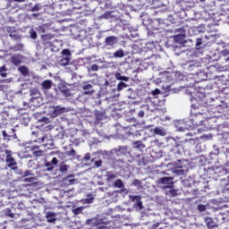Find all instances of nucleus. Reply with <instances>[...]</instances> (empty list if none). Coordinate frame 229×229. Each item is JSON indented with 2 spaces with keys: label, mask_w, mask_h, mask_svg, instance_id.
Segmentation results:
<instances>
[{
  "label": "nucleus",
  "mask_w": 229,
  "mask_h": 229,
  "mask_svg": "<svg viewBox=\"0 0 229 229\" xmlns=\"http://www.w3.org/2000/svg\"><path fill=\"white\" fill-rule=\"evenodd\" d=\"M190 121L193 126H201L205 120L203 119V114L199 113L194 114V104L191 105Z\"/></svg>",
  "instance_id": "f257e3e1"
},
{
  "label": "nucleus",
  "mask_w": 229,
  "mask_h": 229,
  "mask_svg": "<svg viewBox=\"0 0 229 229\" xmlns=\"http://www.w3.org/2000/svg\"><path fill=\"white\" fill-rule=\"evenodd\" d=\"M6 31L9 34V37L13 39V40H16V41H21V35L19 34V32H17V29H15V27H6Z\"/></svg>",
  "instance_id": "f03ea898"
},
{
  "label": "nucleus",
  "mask_w": 229,
  "mask_h": 229,
  "mask_svg": "<svg viewBox=\"0 0 229 229\" xmlns=\"http://www.w3.org/2000/svg\"><path fill=\"white\" fill-rule=\"evenodd\" d=\"M174 173L178 176H183V174H185V170L183 169V165L182 164V160H178L175 163V168L174 169Z\"/></svg>",
  "instance_id": "7ed1b4c3"
},
{
  "label": "nucleus",
  "mask_w": 229,
  "mask_h": 229,
  "mask_svg": "<svg viewBox=\"0 0 229 229\" xmlns=\"http://www.w3.org/2000/svg\"><path fill=\"white\" fill-rule=\"evenodd\" d=\"M82 89L84 90L83 96H92V94L96 92L92 87V84H89V82L83 83Z\"/></svg>",
  "instance_id": "20e7f679"
},
{
  "label": "nucleus",
  "mask_w": 229,
  "mask_h": 229,
  "mask_svg": "<svg viewBox=\"0 0 229 229\" xmlns=\"http://www.w3.org/2000/svg\"><path fill=\"white\" fill-rule=\"evenodd\" d=\"M5 162H6V165L7 166L10 168V169H17V162L15 161V158H13V157H12V155H7L6 157H5Z\"/></svg>",
  "instance_id": "39448f33"
},
{
  "label": "nucleus",
  "mask_w": 229,
  "mask_h": 229,
  "mask_svg": "<svg viewBox=\"0 0 229 229\" xmlns=\"http://www.w3.org/2000/svg\"><path fill=\"white\" fill-rule=\"evenodd\" d=\"M86 225L89 226H96L97 229H108V226L105 225H108V223L92 222V220H87Z\"/></svg>",
  "instance_id": "423d86ee"
},
{
  "label": "nucleus",
  "mask_w": 229,
  "mask_h": 229,
  "mask_svg": "<svg viewBox=\"0 0 229 229\" xmlns=\"http://www.w3.org/2000/svg\"><path fill=\"white\" fill-rule=\"evenodd\" d=\"M131 201H133L135 208H139V210H142L144 206L142 205V197L136 195L131 197Z\"/></svg>",
  "instance_id": "0eeeda50"
},
{
  "label": "nucleus",
  "mask_w": 229,
  "mask_h": 229,
  "mask_svg": "<svg viewBox=\"0 0 229 229\" xmlns=\"http://www.w3.org/2000/svg\"><path fill=\"white\" fill-rule=\"evenodd\" d=\"M58 90L63 94L64 98H71V89L67 88L64 84H60L58 86Z\"/></svg>",
  "instance_id": "6e6552de"
},
{
  "label": "nucleus",
  "mask_w": 229,
  "mask_h": 229,
  "mask_svg": "<svg viewBox=\"0 0 229 229\" xmlns=\"http://www.w3.org/2000/svg\"><path fill=\"white\" fill-rule=\"evenodd\" d=\"M157 182L165 185V187H171V185H173V177H161L158 179Z\"/></svg>",
  "instance_id": "1a4fd4ad"
},
{
  "label": "nucleus",
  "mask_w": 229,
  "mask_h": 229,
  "mask_svg": "<svg viewBox=\"0 0 229 229\" xmlns=\"http://www.w3.org/2000/svg\"><path fill=\"white\" fill-rule=\"evenodd\" d=\"M55 165H58V158L56 157H53L51 162H47L45 164L47 171H53V169H55Z\"/></svg>",
  "instance_id": "9d476101"
},
{
  "label": "nucleus",
  "mask_w": 229,
  "mask_h": 229,
  "mask_svg": "<svg viewBox=\"0 0 229 229\" xmlns=\"http://www.w3.org/2000/svg\"><path fill=\"white\" fill-rule=\"evenodd\" d=\"M10 62L13 65H16V66L21 65V63L22 62V55H21L19 54L14 55L11 56Z\"/></svg>",
  "instance_id": "9b49d317"
},
{
  "label": "nucleus",
  "mask_w": 229,
  "mask_h": 229,
  "mask_svg": "<svg viewBox=\"0 0 229 229\" xmlns=\"http://www.w3.org/2000/svg\"><path fill=\"white\" fill-rule=\"evenodd\" d=\"M204 221L206 223V226H208V229L217 228V224L214 222L212 217H205Z\"/></svg>",
  "instance_id": "f8f14e48"
},
{
  "label": "nucleus",
  "mask_w": 229,
  "mask_h": 229,
  "mask_svg": "<svg viewBox=\"0 0 229 229\" xmlns=\"http://www.w3.org/2000/svg\"><path fill=\"white\" fill-rule=\"evenodd\" d=\"M116 42H117V37L115 36H109L105 39L106 46H115Z\"/></svg>",
  "instance_id": "ddd939ff"
},
{
  "label": "nucleus",
  "mask_w": 229,
  "mask_h": 229,
  "mask_svg": "<svg viewBox=\"0 0 229 229\" xmlns=\"http://www.w3.org/2000/svg\"><path fill=\"white\" fill-rule=\"evenodd\" d=\"M64 182L66 185H74L76 183V179H74V174H69L64 178Z\"/></svg>",
  "instance_id": "4468645a"
},
{
  "label": "nucleus",
  "mask_w": 229,
  "mask_h": 229,
  "mask_svg": "<svg viewBox=\"0 0 229 229\" xmlns=\"http://www.w3.org/2000/svg\"><path fill=\"white\" fill-rule=\"evenodd\" d=\"M115 178H117V174H115V172L114 171L106 172V180L108 183H110V182H114Z\"/></svg>",
  "instance_id": "2eb2a0df"
},
{
  "label": "nucleus",
  "mask_w": 229,
  "mask_h": 229,
  "mask_svg": "<svg viewBox=\"0 0 229 229\" xmlns=\"http://www.w3.org/2000/svg\"><path fill=\"white\" fill-rule=\"evenodd\" d=\"M132 147L135 148V149H145L146 148V145L143 144L142 140L133 141Z\"/></svg>",
  "instance_id": "dca6fc26"
},
{
  "label": "nucleus",
  "mask_w": 229,
  "mask_h": 229,
  "mask_svg": "<svg viewBox=\"0 0 229 229\" xmlns=\"http://www.w3.org/2000/svg\"><path fill=\"white\" fill-rule=\"evenodd\" d=\"M18 71L22 76H30V69H28V67L25 65L20 66Z\"/></svg>",
  "instance_id": "f3484780"
},
{
  "label": "nucleus",
  "mask_w": 229,
  "mask_h": 229,
  "mask_svg": "<svg viewBox=\"0 0 229 229\" xmlns=\"http://www.w3.org/2000/svg\"><path fill=\"white\" fill-rule=\"evenodd\" d=\"M154 133L155 135H159L160 137H165L167 135V132H165V130L160 127H156L154 129Z\"/></svg>",
  "instance_id": "a211bd4d"
},
{
  "label": "nucleus",
  "mask_w": 229,
  "mask_h": 229,
  "mask_svg": "<svg viewBox=\"0 0 229 229\" xmlns=\"http://www.w3.org/2000/svg\"><path fill=\"white\" fill-rule=\"evenodd\" d=\"M22 49H24V45L21 43H17L10 47V50L14 51V53H17V51H22Z\"/></svg>",
  "instance_id": "6ab92c4d"
},
{
  "label": "nucleus",
  "mask_w": 229,
  "mask_h": 229,
  "mask_svg": "<svg viewBox=\"0 0 229 229\" xmlns=\"http://www.w3.org/2000/svg\"><path fill=\"white\" fill-rule=\"evenodd\" d=\"M42 87L45 90H49L53 87V81L51 80H46L42 82Z\"/></svg>",
  "instance_id": "aec40b11"
},
{
  "label": "nucleus",
  "mask_w": 229,
  "mask_h": 229,
  "mask_svg": "<svg viewBox=\"0 0 229 229\" xmlns=\"http://www.w3.org/2000/svg\"><path fill=\"white\" fill-rule=\"evenodd\" d=\"M39 149L38 146H33L31 147L30 150L33 152L34 157H42V154L44 153L42 150H35Z\"/></svg>",
  "instance_id": "412c9836"
},
{
  "label": "nucleus",
  "mask_w": 229,
  "mask_h": 229,
  "mask_svg": "<svg viewBox=\"0 0 229 229\" xmlns=\"http://www.w3.org/2000/svg\"><path fill=\"white\" fill-rule=\"evenodd\" d=\"M126 153H128V147H119L116 150L118 157H121V155H126Z\"/></svg>",
  "instance_id": "4be33fe9"
},
{
  "label": "nucleus",
  "mask_w": 229,
  "mask_h": 229,
  "mask_svg": "<svg viewBox=\"0 0 229 229\" xmlns=\"http://www.w3.org/2000/svg\"><path fill=\"white\" fill-rule=\"evenodd\" d=\"M47 219L48 223H55L56 221L55 213L48 212L47 214Z\"/></svg>",
  "instance_id": "5701e85b"
},
{
  "label": "nucleus",
  "mask_w": 229,
  "mask_h": 229,
  "mask_svg": "<svg viewBox=\"0 0 229 229\" xmlns=\"http://www.w3.org/2000/svg\"><path fill=\"white\" fill-rule=\"evenodd\" d=\"M65 112V107L56 106L53 112V115H60V114H64Z\"/></svg>",
  "instance_id": "b1692460"
},
{
  "label": "nucleus",
  "mask_w": 229,
  "mask_h": 229,
  "mask_svg": "<svg viewBox=\"0 0 229 229\" xmlns=\"http://www.w3.org/2000/svg\"><path fill=\"white\" fill-rule=\"evenodd\" d=\"M114 187H116V189H123L124 187V182H123V180L117 179L114 182Z\"/></svg>",
  "instance_id": "393cba45"
},
{
  "label": "nucleus",
  "mask_w": 229,
  "mask_h": 229,
  "mask_svg": "<svg viewBox=\"0 0 229 229\" xmlns=\"http://www.w3.org/2000/svg\"><path fill=\"white\" fill-rule=\"evenodd\" d=\"M115 78L118 81H130V77L123 76L121 73H116Z\"/></svg>",
  "instance_id": "a878e982"
},
{
  "label": "nucleus",
  "mask_w": 229,
  "mask_h": 229,
  "mask_svg": "<svg viewBox=\"0 0 229 229\" xmlns=\"http://www.w3.org/2000/svg\"><path fill=\"white\" fill-rule=\"evenodd\" d=\"M71 62V58L70 57H63L61 60H60V64L61 65H63L64 67L69 65Z\"/></svg>",
  "instance_id": "bb28decb"
},
{
  "label": "nucleus",
  "mask_w": 229,
  "mask_h": 229,
  "mask_svg": "<svg viewBox=\"0 0 229 229\" xmlns=\"http://www.w3.org/2000/svg\"><path fill=\"white\" fill-rule=\"evenodd\" d=\"M114 58H123L124 57V50L119 49L114 54Z\"/></svg>",
  "instance_id": "cd10ccee"
},
{
  "label": "nucleus",
  "mask_w": 229,
  "mask_h": 229,
  "mask_svg": "<svg viewBox=\"0 0 229 229\" xmlns=\"http://www.w3.org/2000/svg\"><path fill=\"white\" fill-rule=\"evenodd\" d=\"M30 96H33V98H38V96H40V91L37 88H34L30 89Z\"/></svg>",
  "instance_id": "c85d7f7f"
},
{
  "label": "nucleus",
  "mask_w": 229,
  "mask_h": 229,
  "mask_svg": "<svg viewBox=\"0 0 229 229\" xmlns=\"http://www.w3.org/2000/svg\"><path fill=\"white\" fill-rule=\"evenodd\" d=\"M61 53L64 58H71V50L65 48L63 49Z\"/></svg>",
  "instance_id": "c756f323"
},
{
  "label": "nucleus",
  "mask_w": 229,
  "mask_h": 229,
  "mask_svg": "<svg viewBox=\"0 0 229 229\" xmlns=\"http://www.w3.org/2000/svg\"><path fill=\"white\" fill-rule=\"evenodd\" d=\"M4 214H5V216H6L7 217H11V219H13V217H15V214H13V213L12 212V209H10V208H6V209L4 210Z\"/></svg>",
  "instance_id": "7c9ffc66"
},
{
  "label": "nucleus",
  "mask_w": 229,
  "mask_h": 229,
  "mask_svg": "<svg viewBox=\"0 0 229 229\" xmlns=\"http://www.w3.org/2000/svg\"><path fill=\"white\" fill-rule=\"evenodd\" d=\"M60 173H67V171L69 170V166L67 165H65V163H62L60 165Z\"/></svg>",
  "instance_id": "2f4dec72"
},
{
  "label": "nucleus",
  "mask_w": 229,
  "mask_h": 229,
  "mask_svg": "<svg viewBox=\"0 0 229 229\" xmlns=\"http://www.w3.org/2000/svg\"><path fill=\"white\" fill-rule=\"evenodd\" d=\"M128 87V84H126L123 81H120L117 85V90L121 91Z\"/></svg>",
  "instance_id": "473e14b6"
},
{
  "label": "nucleus",
  "mask_w": 229,
  "mask_h": 229,
  "mask_svg": "<svg viewBox=\"0 0 229 229\" xmlns=\"http://www.w3.org/2000/svg\"><path fill=\"white\" fill-rule=\"evenodd\" d=\"M52 38H55V36L52 34L42 35V40H44V42H46L47 40H52Z\"/></svg>",
  "instance_id": "72a5a7b5"
},
{
  "label": "nucleus",
  "mask_w": 229,
  "mask_h": 229,
  "mask_svg": "<svg viewBox=\"0 0 229 229\" xmlns=\"http://www.w3.org/2000/svg\"><path fill=\"white\" fill-rule=\"evenodd\" d=\"M0 75L2 78H6V76H8V73H6V66H2L0 68Z\"/></svg>",
  "instance_id": "f704fd0d"
},
{
  "label": "nucleus",
  "mask_w": 229,
  "mask_h": 229,
  "mask_svg": "<svg viewBox=\"0 0 229 229\" xmlns=\"http://www.w3.org/2000/svg\"><path fill=\"white\" fill-rule=\"evenodd\" d=\"M72 212H73L74 216H79V214H81V212H83V207L76 208L72 209Z\"/></svg>",
  "instance_id": "c9c22d12"
},
{
  "label": "nucleus",
  "mask_w": 229,
  "mask_h": 229,
  "mask_svg": "<svg viewBox=\"0 0 229 229\" xmlns=\"http://www.w3.org/2000/svg\"><path fill=\"white\" fill-rule=\"evenodd\" d=\"M30 38H32L33 40H37V31H35V30L31 29L30 30Z\"/></svg>",
  "instance_id": "e433bc0d"
},
{
  "label": "nucleus",
  "mask_w": 229,
  "mask_h": 229,
  "mask_svg": "<svg viewBox=\"0 0 229 229\" xmlns=\"http://www.w3.org/2000/svg\"><path fill=\"white\" fill-rule=\"evenodd\" d=\"M198 210L199 212H205V210H207V207L205 205H203V204H199L198 205Z\"/></svg>",
  "instance_id": "4c0bfd02"
},
{
  "label": "nucleus",
  "mask_w": 229,
  "mask_h": 229,
  "mask_svg": "<svg viewBox=\"0 0 229 229\" xmlns=\"http://www.w3.org/2000/svg\"><path fill=\"white\" fill-rule=\"evenodd\" d=\"M66 155H67L68 157H76V150H74V149L72 148V150L67 151V152H66Z\"/></svg>",
  "instance_id": "58836bf2"
},
{
  "label": "nucleus",
  "mask_w": 229,
  "mask_h": 229,
  "mask_svg": "<svg viewBox=\"0 0 229 229\" xmlns=\"http://www.w3.org/2000/svg\"><path fill=\"white\" fill-rule=\"evenodd\" d=\"M201 44H203V38H198L197 40H196V47H197V49L199 47V46H201Z\"/></svg>",
  "instance_id": "ea45409f"
},
{
  "label": "nucleus",
  "mask_w": 229,
  "mask_h": 229,
  "mask_svg": "<svg viewBox=\"0 0 229 229\" xmlns=\"http://www.w3.org/2000/svg\"><path fill=\"white\" fill-rule=\"evenodd\" d=\"M223 139H225L226 143L229 144V132H224Z\"/></svg>",
  "instance_id": "a19ab883"
},
{
  "label": "nucleus",
  "mask_w": 229,
  "mask_h": 229,
  "mask_svg": "<svg viewBox=\"0 0 229 229\" xmlns=\"http://www.w3.org/2000/svg\"><path fill=\"white\" fill-rule=\"evenodd\" d=\"M38 10H40V5L38 4H36L32 9L31 12H38Z\"/></svg>",
  "instance_id": "79ce46f5"
},
{
  "label": "nucleus",
  "mask_w": 229,
  "mask_h": 229,
  "mask_svg": "<svg viewBox=\"0 0 229 229\" xmlns=\"http://www.w3.org/2000/svg\"><path fill=\"white\" fill-rule=\"evenodd\" d=\"M95 166L97 167H101V165H103V160L99 159L98 161H95Z\"/></svg>",
  "instance_id": "37998d69"
},
{
  "label": "nucleus",
  "mask_w": 229,
  "mask_h": 229,
  "mask_svg": "<svg viewBox=\"0 0 229 229\" xmlns=\"http://www.w3.org/2000/svg\"><path fill=\"white\" fill-rule=\"evenodd\" d=\"M24 182H27L29 183H33V182H35V177L25 178Z\"/></svg>",
  "instance_id": "c03bdc74"
},
{
  "label": "nucleus",
  "mask_w": 229,
  "mask_h": 229,
  "mask_svg": "<svg viewBox=\"0 0 229 229\" xmlns=\"http://www.w3.org/2000/svg\"><path fill=\"white\" fill-rule=\"evenodd\" d=\"M110 15H112V13L110 12H107V13H105L102 17L103 19H110Z\"/></svg>",
  "instance_id": "a18cd8bd"
},
{
  "label": "nucleus",
  "mask_w": 229,
  "mask_h": 229,
  "mask_svg": "<svg viewBox=\"0 0 229 229\" xmlns=\"http://www.w3.org/2000/svg\"><path fill=\"white\" fill-rule=\"evenodd\" d=\"M91 71H99V66L98 64H92L90 67Z\"/></svg>",
  "instance_id": "49530a36"
},
{
  "label": "nucleus",
  "mask_w": 229,
  "mask_h": 229,
  "mask_svg": "<svg viewBox=\"0 0 229 229\" xmlns=\"http://www.w3.org/2000/svg\"><path fill=\"white\" fill-rule=\"evenodd\" d=\"M140 180L139 179H134L132 182V185L140 186Z\"/></svg>",
  "instance_id": "de8ad7c7"
},
{
  "label": "nucleus",
  "mask_w": 229,
  "mask_h": 229,
  "mask_svg": "<svg viewBox=\"0 0 229 229\" xmlns=\"http://www.w3.org/2000/svg\"><path fill=\"white\" fill-rule=\"evenodd\" d=\"M96 117H97L98 121H103V114H102L97 113Z\"/></svg>",
  "instance_id": "09e8293b"
},
{
  "label": "nucleus",
  "mask_w": 229,
  "mask_h": 229,
  "mask_svg": "<svg viewBox=\"0 0 229 229\" xmlns=\"http://www.w3.org/2000/svg\"><path fill=\"white\" fill-rule=\"evenodd\" d=\"M84 160L85 162H89V160H90V153L85 154Z\"/></svg>",
  "instance_id": "8fccbe9b"
},
{
  "label": "nucleus",
  "mask_w": 229,
  "mask_h": 229,
  "mask_svg": "<svg viewBox=\"0 0 229 229\" xmlns=\"http://www.w3.org/2000/svg\"><path fill=\"white\" fill-rule=\"evenodd\" d=\"M86 203H89V204L94 203V197H90V198L86 199Z\"/></svg>",
  "instance_id": "3c124183"
},
{
  "label": "nucleus",
  "mask_w": 229,
  "mask_h": 229,
  "mask_svg": "<svg viewBox=\"0 0 229 229\" xmlns=\"http://www.w3.org/2000/svg\"><path fill=\"white\" fill-rule=\"evenodd\" d=\"M160 226V223H156V224H154L149 229H157V228H158Z\"/></svg>",
  "instance_id": "603ef678"
},
{
  "label": "nucleus",
  "mask_w": 229,
  "mask_h": 229,
  "mask_svg": "<svg viewBox=\"0 0 229 229\" xmlns=\"http://www.w3.org/2000/svg\"><path fill=\"white\" fill-rule=\"evenodd\" d=\"M157 94H160V89H156L155 90L152 91L153 96H157Z\"/></svg>",
  "instance_id": "864d4df0"
},
{
  "label": "nucleus",
  "mask_w": 229,
  "mask_h": 229,
  "mask_svg": "<svg viewBox=\"0 0 229 229\" xmlns=\"http://www.w3.org/2000/svg\"><path fill=\"white\" fill-rule=\"evenodd\" d=\"M41 121H42V123H46V124H47V123H50L49 118H47V117H43V118L41 119Z\"/></svg>",
  "instance_id": "5fc2aeb1"
},
{
  "label": "nucleus",
  "mask_w": 229,
  "mask_h": 229,
  "mask_svg": "<svg viewBox=\"0 0 229 229\" xmlns=\"http://www.w3.org/2000/svg\"><path fill=\"white\" fill-rule=\"evenodd\" d=\"M138 115H139V117H144V115H145L144 111L143 110L139 111Z\"/></svg>",
  "instance_id": "6e6d98bb"
},
{
  "label": "nucleus",
  "mask_w": 229,
  "mask_h": 229,
  "mask_svg": "<svg viewBox=\"0 0 229 229\" xmlns=\"http://www.w3.org/2000/svg\"><path fill=\"white\" fill-rule=\"evenodd\" d=\"M53 128H55L52 124L47 125V127H45V129L47 131L53 130Z\"/></svg>",
  "instance_id": "4d7b16f0"
},
{
  "label": "nucleus",
  "mask_w": 229,
  "mask_h": 229,
  "mask_svg": "<svg viewBox=\"0 0 229 229\" xmlns=\"http://www.w3.org/2000/svg\"><path fill=\"white\" fill-rule=\"evenodd\" d=\"M185 130H187L185 127H177V131H185Z\"/></svg>",
  "instance_id": "13d9d810"
},
{
  "label": "nucleus",
  "mask_w": 229,
  "mask_h": 229,
  "mask_svg": "<svg viewBox=\"0 0 229 229\" xmlns=\"http://www.w3.org/2000/svg\"><path fill=\"white\" fill-rule=\"evenodd\" d=\"M222 54H223L225 56H228L229 52H228V50H224V51L222 52Z\"/></svg>",
  "instance_id": "bf43d9fd"
},
{
  "label": "nucleus",
  "mask_w": 229,
  "mask_h": 229,
  "mask_svg": "<svg viewBox=\"0 0 229 229\" xmlns=\"http://www.w3.org/2000/svg\"><path fill=\"white\" fill-rule=\"evenodd\" d=\"M18 205L20 208H24V204L22 203V201L19 202Z\"/></svg>",
  "instance_id": "052dcab7"
},
{
  "label": "nucleus",
  "mask_w": 229,
  "mask_h": 229,
  "mask_svg": "<svg viewBox=\"0 0 229 229\" xmlns=\"http://www.w3.org/2000/svg\"><path fill=\"white\" fill-rule=\"evenodd\" d=\"M175 40H180V38H182V36L181 35H177V36H175Z\"/></svg>",
  "instance_id": "680f3d73"
},
{
  "label": "nucleus",
  "mask_w": 229,
  "mask_h": 229,
  "mask_svg": "<svg viewBox=\"0 0 229 229\" xmlns=\"http://www.w3.org/2000/svg\"><path fill=\"white\" fill-rule=\"evenodd\" d=\"M209 157H211V158H212V157H217V154L211 152V153L209 154Z\"/></svg>",
  "instance_id": "e2e57ef3"
},
{
  "label": "nucleus",
  "mask_w": 229,
  "mask_h": 229,
  "mask_svg": "<svg viewBox=\"0 0 229 229\" xmlns=\"http://www.w3.org/2000/svg\"><path fill=\"white\" fill-rule=\"evenodd\" d=\"M199 140L198 138H193V144H196Z\"/></svg>",
  "instance_id": "0e129e2a"
},
{
  "label": "nucleus",
  "mask_w": 229,
  "mask_h": 229,
  "mask_svg": "<svg viewBox=\"0 0 229 229\" xmlns=\"http://www.w3.org/2000/svg\"><path fill=\"white\" fill-rule=\"evenodd\" d=\"M25 176H30V171L25 172Z\"/></svg>",
  "instance_id": "69168bd1"
},
{
  "label": "nucleus",
  "mask_w": 229,
  "mask_h": 229,
  "mask_svg": "<svg viewBox=\"0 0 229 229\" xmlns=\"http://www.w3.org/2000/svg\"><path fill=\"white\" fill-rule=\"evenodd\" d=\"M226 157H229V148H226Z\"/></svg>",
  "instance_id": "338daca9"
},
{
  "label": "nucleus",
  "mask_w": 229,
  "mask_h": 229,
  "mask_svg": "<svg viewBox=\"0 0 229 229\" xmlns=\"http://www.w3.org/2000/svg\"><path fill=\"white\" fill-rule=\"evenodd\" d=\"M3 135H4V137H6V131H3Z\"/></svg>",
  "instance_id": "774afa93"
}]
</instances>
